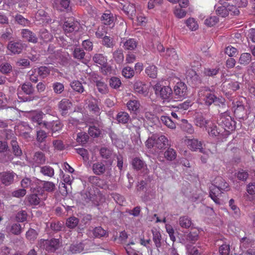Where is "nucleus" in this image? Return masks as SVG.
Returning <instances> with one entry per match:
<instances>
[{
  "mask_svg": "<svg viewBox=\"0 0 255 255\" xmlns=\"http://www.w3.org/2000/svg\"><path fill=\"white\" fill-rule=\"evenodd\" d=\"M198 97L200 101L204 102L205 105L211 106L212 104L222 108H226L225 100L223 98H218L210 89L204 87L198 92Z\"/></svg>",
  "mask_w": 255,
  "mask_h": 255,
  "instance_id": "nucleus-1",
  "label": "nucleus"
},
{
  "mask_svg": "<svg viewBox=\"0 0 255 255\" xmlns=\"http://www.w3.org/2000/svg\"><path fill=\"white\" fill-rule=\"evenodd\" d=\"M31 192L32 193L25 198V200L30 205H38L47 198V193L44 192L39 185L31 186Z\"/></svg>",
  "mask_w": 255,
  "mask_h": 255,
  "instance_id": "nucleus-2",
  "label": "nucleus"
},
{
  "mask_svg": "<svg viewBox=\"0 0 255 255\" xmlns=\"http://www.w3.org/2000/svg\"><path fill=\"white\" fill-rule=\"evenodd\" d=\"M59 239L53 238L51 240L41 239L38 241L37 246L41 249L45 250L49 253H53L59 247Z\"/></svg>",
  "mask_w": 255,
  "mask_h": 255,
  "instance_id": "nucleus-3",
  "label": "nucleus"
},
{
  "mask_svg": "<svg viewBox=\"0 0 255 255\" xmlns=\"http://www.w3.org/2000/svg\"><path fill=\"white\" fill-rule=\"evenodd\" d=\"M218 124L225 130H233L235 128V122L232 120L226 111L221 114L217 120Z\"/></svg>",
  "mask_w": 255,
  "mask_h": 255,
  "instance_id": "nucleus-4",
  "label": "nucleus"
},
{
  "mask_svg": "<svg viewBox=\"0 0 255 255\" xmlns=\"http://www.w3.org/2000/svg\"><path fill=\"white\" fill-rule=\"evenodd\" d=\"M153 89L155 94H159L162 100L169 102L172 99L173 91L170 87L162 86L157 83L154 85Z\"/></svg>",
  "mask_w": 255,
  "mask_h": 255,
  "instance_id": "nucleus-5",
  "label": "nucleus"
},
{
  "mask_svg": "<svg viewBox=\"0 0 255 255\" xmlns=\"http://www.w3.org/2000/svg\"><path fill=\"white\" fill-rule=\"evenodd\" d=\"M111 166L107 164L105 160L97 161L92 165V170L94 173L97 175H101L106 174H111Z\"/></svg>",
  "mask_w": 255,
  "mask_h": 255,
  "instance_id": "nucleus-6",
  "label": "nucleus"
},
{
  "mask_svg": "<svg viewBox=\"0 0 255 255\" xmlns=\"http://www.w3.org/2000/svg\"><path fill=\"white\" fill-rule=\"evenodd\" d=\"M176 99L180 100L185 99L188 95V90L186 85L183 82H178L174 87V92Z\"/></svg>",
  "mask_w": 255,
  "mask_h": 255,
  "instance_id": "nucleus-7",
  "label": "nucleus"
},
{
  "mask_svg": "<svg viewBox=\"0 0 255 255\" xmlns=\"http://www.w3.org/2000/svg\"><path fill=\"white\" fill-rule=\"evenodd\" d=\"M45 115V114L40 111H34L30 113L29 119L33 124H36V126L44 127V123L47 122L42 120Z\"/></svg>",
  "mask_w": 255,
  "mask_h": 255,
  "instance_id": "nucleus-8",
  "label": "nucleus"
},
{
  "mask_svg": "<svg viewBox=\"0 0 255 255\" xmlns=\"http://www.w3.org/2000/svg\"><path fill=\"white\" fill-rule=\"evenodd\" d=\"M79 23L70 19L65 21L63 24V29L66 33H71L79 30Z\"/></svg>",
  "mask_w": 255,
  "mask_h": 255,
  "instance_id": "nucleus-9",
  "label": "nucleus"
},
{
  "mask_svg": "<svg viewBox=\"0 0 255 255\" xmlns=\"http://www.w3.org/2000/svg\"><path fill=\"white\" fill-rule=\"evenodd\" d=\"M44 127L48 129H51L52 132V136L56 131L60 130L62 128V125L59 121L46 122L44 123Z\"/></svg>",
  "mask_w": 255,
  "mask_h": 255,
  "instance_id": "nucleus-10",
  "label": "nucleus"
},
{
  "mask_svg": "<svg viewBox=\"0 0 255 255\" xmlns=\"http://www.w3.org/2000/svg\"><path fill=\"white\" fill-rule=\"evenodd\" d=\"M72 103L67 99H62L58 103V109L63 116L67 115L68 111L71 108Z\"/></svg>",
  "mask_w": 255,
  "mask_h": 255,
  "instance_id": "nucleus-11",
  "label": "nucleus"
},
{
  "mask_svg": "<svg viewBox=\"0 0 255 255\" xmlns=\"http://www.w3.org/2000/svg\"><path fill=\"white\" fill-rule=\"evenodd\" d=\"M186 143L190 149L193 151L199 150L201 153L204 152V149L202 147V142L197 139H188L186 140Z\"/></svg>",
  "mask_w": 255,
  "mask_h": 255,
  "instance_id": "nucleus-12",
  "label": "nucleus"
},
{
  "mask_svg": "<svg viewBox=\"0 0 255 255\" xmlns=\"http://www.w3.org/2000/svg\"><path fill=\"white\" fill-rule=\"evenodd\" d=\"M122 45L125 50H133L135 49L137 46V42L133 38L127 39L123 38H122L121 41V45Z\"/></svg>",
  "mask_w": 255,
  "mask_h": 255,
  "instance_id": "nucleus-13",
  "label": "nucleus"
},
{
  "mask_svg": "<svg viewBox=\"0 0 255 255\" xmlns=\"http://www.w3.org/2000/svg\"><path fill=\"white\" fill-rule=\"evenodd\" d=\"M155 147L159 149L165 148L170 146L169 140L164 135H161L157 137L155 135Z\"/></svg>",
  "mask_w": 255,
  "mask_h": 255,
  "instance_id": "nucleus-14",
  "label": "nucleus"
},
{
  "mask_svg": "<svg viewBox=\"0 0 255 255\" xmlns=\"http://www.w3.org/2000/svg\"><path fill=\"white\" fill-rule=\"evenodd\" d=\"M100 154L102 158L107 159L105 162L107 163L110 166H111L113 163V160L112 159V156L113 154V151L110 149L103 147L100 150Z\"/></svg>",
  "mask_w": 255,
  "mask_h": 255,
  "instance_id": "nucleus-15",
  "label": "nucleus"
},
{
  "mask_svg": "<svg viewBox=\"0 0 255 255\" xmlns=\"http://www.w3.org/2000/svg\"><path fill=\"white\" fill-rule=\"evenodd\" d=\"M46 158L44 154L41 151L36 152L31 160V162L33 165L35 166H38L40 164H43L45 163Z\"/></svg>",
  "mask_w": 255,
  "mask_h": 255,
  "instance_id": "nucleus-16",
  "label": "nucleus"
},
{
  "mask_svg": "<svg viewBox=\"0 0 255 255\" xmlns=\"http://www.w3.org/2000/svg\"><path fill=\"white\" fill-rule=\"evenodd\" d=\"M94 120L93 122L94 124L93 126H90L89 128V134L94 137H97L100 136L101 133V131L100 128L97 127L99 126L100 122L98 120V118Z\"/></svg>",
  "mask_w": 255,
  "mask_h": 255,
  "instance_id": "nucleus-17",
  "label": "nucleus"
},
{
  "mask_svg": "<svg viewBox=\"0 0 255 255\" xmlns=\"http://www.w3.org/2000/svg\"><path fill=\"white\" fill-rule=\"evenodd\" d=\"M235 117L239 119H247V111L244 105L240 102H237V107L234 110Z\"/></svg>",
  "mask_w": 255,
  "mask_h": 255,
  "instance_id": "nucleus-18",
  "label": "nucleus"
},
{
  "mask_svg": "<svg viewBox=\"0 0 255 255\" xmlns=\"http://www.w3.org/2000/svg\"><path fill=\"white\" fill-rule=\"evenodd\" d=\"M210 196L213 200L217 204H220V200L218 198L223 191L220 189L214 184H212L210 187Z\"/></svg>",
  "mask_w": 255,
  "mask_h": 255,
  "instance_id": "nucleus-19",
  "label": "nucleus"
},
{
  "mask_svg": "<svg viewBox=\"0 0 255 255\" xmlns=\"http://www.w3.org/2000/svg\"><path fill=\"white\" fill-rule=\"evenodd\" d=\"M152 233V241H153L156 248L158 249L160 248L163 242L160 232L157 229H154L151 230Z\"/></svg>",
  "mask_w": 255,
  "mask_h": 255,
  "instance_id": "nucleus-20",
  "label": "nucleus"
},
{
  "mask_svg": "<svg viewBox=\"0 0 255 255\" xmlns=\"http://www.w3.org/2000/svg\"><path fill=\"white\" fill-rule=\"evenodd\" d=\"M199 231L198 230L193 231L190 232L188 234L184 235V238L183 240L185 242H189L191 244H195L199 238Z\"/></svg>",
  "mask_w": 255,
  "mask_h": 255,
  "instance_id": "nucleus-21",
  "label": "nucleus"
},
{
  "mask_svg": "<svg viewBox=\"0 0 255 255\" xmlns=\"http://www.w3.org/2000/svg\"><path fill=\"white\" fill-rule=\"evenodd\" d=\"M23 38L26 39L29 42L36 43L37 42V38L36 35L27 29H23L21 32Z\"/></svg>",
  "mask_w": 255,
  "mask_h": 255,
  "instance_id": "nucleus-22",
  "label": "nucleus"
},
{
  "mask_svg": "<svg viewBox=\"0 0 255 255\" xmlns=\"http://www.w3.org/2000/svg\"><path fill=\"white\" fill-rule=\"evenodd\" d=\"M1 182L5 185L10 184L13 181L14 174L10 172H3L0 173Z\"/></svg>",
  "mask_w": 255,
  "mask_h": 255,
  "instance_id": "nucleus-23",
  "label": "nucleus"
},
{
  "mask_svg": "<svg viewBox=\"0 0 255 255\" xmlns=\"http://www.w3.org/2000/svg\"><path fill=\"white\" fill-rule=\"evenodd\" d=\"M134 89L139 94H144L147 93L148 86L141 81H136L134 84Z\"/></svg>",
  "mask_w": 255,
  "mask_h": 255,
  "instance_id": "nucleus-24",
  "label": "nucleus"
},
{
  "mask_svg": "<svg viewBox=\"0 0 255 255\" xmlns=\"http://www.w3.org/2000/svg\"><path fill=\"white\" fill-rule=\"evenodd\" d=\"M162 56L165 57L166 59L173 61H176L178 58L176 51L173 48H167L164 53L162 54Z\"/></svg>",
  "mask_w": 255,
  "mask_h": 255,
  "instance_id": "nucleus-25",
  "label": "nucleus"
},
{
  "mask_svg": "<svg viewBox=\"0 0 255 255\" xmlns=\"http://www.w3.org/2000/svg\"><path fill=\"white\" fill-rule=\"evenodd\" d=\"M223 88L229 91V92L235 91L240 88L239 83L237 81H227L223 83Z\"/></svg>",
  "mask_w": 255,
  "mask_h": 255,
  "instance_id": "nucleus-26",
  "label": "nucleus"
},
{
  "mask_svg": "<svg viewBox=\"0 0 255 255\" xmlns=\"http://www.w3.org/2000/svg\"><path fill=\"white\" fill-rule=\"evenodd\" d=\"M214 184L223 192L228 190L229 188V184L221 177L215 179Z\"/></svg>",
  "mask_w": 255,
  "mask_h": 255,
  "instance_id": "nucleus-27",
  "label": "nucleus"
},
{
  "mask_svg": "<svg viewBox=\"0 0 255 255\" xmlns=\"http://www.w3.org/2000/svg\"><path fill=\"white\" fill-rule=\"evenodd\" d=\"M178 223L180 226L183 229H188L192 225L191 219L186 216L180 217L178 219Z\"/></svg>",
  "mask_w": 255,
  "mask_h": 255,
  "instance_id": "nucleus-28",
  "label": "nucleus"
},
{
  "mask_svg": "<svg viewBox=\"0 0 255 255\" xmlns=\"http://www.w3.org/2000/svg\"><path fill=\"white\" fill-rule=\"evenodd\" d=\"M39 181L40 182V183H38L37 185H39L41 186L42 189L44 190V192H45V191L50 192L54 190L55 186L53 182L45 181Z\"/></svg>",
  "mask_w": 255,
  "mask_h": 255,
  "instance_id": "nucleus-29",
  "label": "nucleus"
},
{
  "mask_svg": "<svg viewBox=\"0 0 255 255\" xmlns=\"http://www.w3.org/2000/svg\"><path fill=\"white\" fill-rule=\"evenodd\" d=\"M194 123L197 126L202 128L208 124V121L205 119L201 113H198L195 115Z\"/></svg>",
  "mask_w": 255,
  "mask_h": 255,
  "instance_id": "nucleus-30",
  "label": "nucleus"
},
{
  "mask_svg": "<svg viewBox=\"0 0 255 255\" xmlns=\"http://www.w3.org/2000/svg\"><path fill=\"white\" fill-rule=\"evenodd\" d=\"M101 20L105 25H111L114 24V17L113 14L109 11L103 14Z\"/></svg>",
  "mask_w": 255,
  "mask_h": 255,
  "instance_id": "nucleus-31",
  "label": "nucleus"
},
{
  "mask_svg": "<svg viewBox=\"0 0 255 255\" xmlns=\"http://www.w3.org/2000/svg\"><path fill=\"white\" fill-rule=\"evenodd\" d=\"M129 115L125 112H120L117 115L116 119L119 123L126 124L129 120Z\"/></svg>",
  "mask_w": 255,
  "mask_h": 255,
  "instance_id": "nucleus-32",
  "label": "nucleus"
},
{
  "mask_svg": "<svg viewBox=\"0 0 255 255\" xmlns=\"http://www.w3.org/2000/svg\"><path fill=\"white\" fill-rule=\"evenodd\" d=\"M70 87L75 92L82 93L84 92V88L82 84L78 80H74L71 82Z\"/></svg>",
  "mask_w": 255,
  "mask_h": 255,
  "instance_id": "nucleus-33",
  "label": "nucleus"
},
{
  "mask_svg": "<svg viewBox=\"0 0 255 255\" xmlns=\"http://www.w3.org/2000/svg\"><path fill=\"white\" fill-rule=\"evenodd\" d=\"M93 236L95 238H101L103 237L108 236V233L106 230H104L101 227H97L95 228L93 230Z\"/></svg>",
  "mask_w": 255,
  "mask_h": 255,
  "instance_id": "nucleus-34",
  "label": "nucleus"
},
{
  "mask_svg": "<svg viewBox=\"0 0 255 255\" xmlns=\"http://www.w3.org/2000/svg\"><path fill=\"white\" fill-rule=\"evenodd\" d=\"M40 172L44 175L52 177L54 175V169L49 165H45L40 167Z\"/></svg>",
  "mask_w": 255,
  "mask_h": 255,
  "instance_id": "nucleus-35",
  "label": "nucleus"
},
{
  "mask_svg": "<svg viewBox=\"0 0 255 255\" xmlns=\"http://www.w3.org/2000/svg\"><path fill=\"white\" fill-rule=\"evenodd\" d=\"M219 70L220 68L216 66L214 68H205L203 72L205 76L214 77L219 73Z\"/></svg>",
  "mask_w": 255,
  "mask_h": 255,
  "instance_id": "nucleus-36",
  "label": "nucleus"
},
{
  "mask_svg": "<svg viewBox=\"0 0 255 255\" xmlns=\"http://www.w3.org/2000/svg\"><path fill=\"white\" fill-rule=\"evenodd\" d=\"M51 68L47 66H41L37 69L38 75L43 79L47 77L50 73Z\"/></svg>",
  "mask_w": 255,
  "mask_h": 255,
  "instance_id": "nucleus-37",
  "label": "nucleus"
},
{
  "mask_svg": "<svg viewBox=\"0 0 255 255\" xmlns=\"http://www.w3.org/2000/svg\"><path fill=\"white\" fill-rule=\"evenodd\" d=\"M84 248V245L82 243H76L70 246L69 250L73 254H77L82 252Z\"/></svg>",
  "mask_w": 255,
  "mask_h": 255,
  "instance_id": "nucleus-38",
  "label": "nucleus"
},
{
  "mask_svg": "<svg viewBox=\"0 0 255 255\" xmlns=\"http://www.w3.org/2000/svg\"><path fill=\"white\" fill-rule=\"evenodd\" d=\"M79 222V220L74 216L68 218L66 221V226L70 229H74L77 227Z\"/></svg>",
  "mask_w": 255,
  "mask_h": 255,
  "instance_id": "nucleus-39",
  "label": "nucleus"
},
{
  "mask_svg": "<svg viewBox=\"0 0 255 255\" xmlns=\"http://www.w3.org/2000/svg\"><path fill=\"white\" fill-rule=\"evenodd\" d=\"M96 85L99 92L103 94H106L108 92V87L107 85L101 81H95Z\"/></svg>",
  "mask_w": 255,
  "mask_h": 255,
  "instance_id": "nucleus-40",
  "label": "nucleus"
},
{
  "mask_svg": "<svg viewBox=\"0 0 255 255\" xmlns=\"http://www.w3.org/2000/svg\"><path fill=\"white\" fill-rule=\"evenodd\" d=\"M160 121L164 125L170 128H175V124L174 122L168 116H162L160 117Z\"/></svg>",
  "mask_w": 255,
  "mask_h": 255,
  "instance_id": "nucleus-41",
  "label": "nucleus"
},
{
  "mask_svg": "<svg viewBox=\"0 0 255 255\" xmlns=\"http://www.w3.org/2000/svg\"><path fill=\"white\" fill-rule=\"evenodd\" d=\"M73 56L74 58L81 60L84 58L85 52L82 48L76 47L73 51Z\"/></svg>",
  "mask_w": 255,
  "mask_h": 255,
  "instance_id": "nucleus-42",
  "label": "nucleus"
},
{
  "mask_svg": "<svg viewBox=\"0 0 255 255\" xmlns=\"http://www.w3.org/2000/svg\"><path fill=\"white\" fill-rule=\"evenodd\" d=\"M252 60V56L249 53H244L241 54L239 59V63L244 65L249 64Z\"/></svg>",
  "mask_w": 255,
  "mask_h": 255,
  "instance_id": "nucleus-43",
  "label": "nucleus"
},
{
  "mask_svg": "<svg viewBox=\"0 0 255 255\" xmlns=\"http://www.w3.org/2000/svg\"><path fill=\"white\" fill-rule=\"evenodd\" d=\"M145 73L150 78H155L157 77V68L154 65H150L145 69Z\"/></svg>",
  "mask_w": 255,
  "mask_h": 255,
  "instance_id": "nucleus-44",
  "label": "nucleus"
},
{
  "mask_svg": "<svg viewBox=\"0 0 255 255\" xmlns=\"http://www.w3.org/2000/svg\"><path fill=\"white\" fill-rule=\"evenodd\" d=\"M132 165L134 169L136 170H140L146 166L144 162L137 157H135L132 160Z\"/></svg>",
  "mask_w": 255,
  "mask_h": 255,
  "instance_id": "nucleus-45",
  "label": "nucleus"
},
{
  "mask_svg": "<svg viewBox=\"0 0 255 255\" xmlns=\"http://www.w3.org/2000/svg\"><path fill=\"white\" fill-rule=\"evenodd\" d=\"M93 61L102 66H104L107 63L106 58L102 54H96L93 57Z\"/></svg>",
  "mask_w": 255,
  "mask_h": 255,
  "instance_id": "nucleus-46",
  "label": "nucleus"
},
{
  "mask_svg": "<svg viewBox=\"0 0 255 255\" xmlns=\"http://www.w3.org/2000/svg\"><path fill=\"white\" fill-rule=\"evenodd\" d=\"M164 157L167 160L172 161L176 157V152L174 149L169 147L164 152Z\"/></svg>",
  "mask_w": 255,
  "mask_h": 255,
  "instance_id": "nucleus-47",
  "label": "nucleus"
},
{
  "mask_svg": "<svg viewBox=\"0 0 255 255\" xmlns=\"http://www.w3.org/2000/svg\"><path fill=\"white\" fill-rule=\"evenodd\" d=\"M139 103L136 100H130L127 104V106L129 111L136 112L139 108Z\"/></svg>",
  "mask_w": 255,
  "mask_h": 255,
  "instance_id": "nucleus-48",
  "label": "nucleus"
},
{
  "mask_svg": "<svg viewBox=\"0 0 255 255\" xmlns=\"http://www.w3.org/2000/svg\"><path fill=\"white\" fill-rule=\"evenodd\" d=\"M113 58L118 63H121L124 61V56L122 49H117L113 53Z\"/></svg>",
  "mask_w": 255,
  "mask_h": 255,
  "instance_id": "nucleus-49",
  "label": "nucleus"
},
{
  "mask_svg": "<svg viewBox=\"0 0 255 255\" xmlns=\"http://www.w3.org/2000/svg\"><path fill=\"white\" fill-rule=\"evenodd\" d=\"M121 84L120 79L117 77H112L109 80V85L112 88L117 89L120 88Z\"/></svg>",
  "mask_w": 255,
  "mask_h": 255,
  "instance_id": "nucleus-50",
  "label": "nucleus"
},
{
  "mask_svg": "<svg viewBox=\"0 0 255 255\" xmlns=\"http://www.w3.org/2000/svg\"><path fill=\"white\" fill-rule=\"evenodd\" d=\"M39 34L41 39L43 40L44 41H49L52 38V35L48 31L47 29L45 28L40 29Z\"/></svg>",
  "mask_w": 255,
  "mask_h": 255,
  "instance_id": "nucleus-51",
  "label": "nucleus"
},
{
  "mask_svg": "<svg viewBox=\"0 0 255 255\" xmlns=\"http://www.w3.org/2000/svg\"><path fill=\"white\" fill-rule=\"evenodd\" d=\"M26 238L30 242L34 241L38 236V233L33 229H29L26 233Z\"/></svg>",
  "mask_w": 255,
  "mask_h": 255,
  "instance_id": "nucleus-52",
  "label": "nucleus"
},
{
  "mask_svg": "<svg viewBox=\"0 0 255 255\" xmlns=\"http://www.w3.org/2000/svg\"><path fill=\"white\" fill-rule=\"evenodd\" d=\"M186 248L189 255H201L202 253V251L199 250L196 247H192L190 245L187 244Z\"/></svg>",
  "mask_w": 255,
  "mask_h": 255,
  "instance_id": "nucleus-53",
  "label": "nucleus"
},
{
  "mask_svg": "<svg viewBox=\"0 0 255 255\" xmlns=\"http://www.w3.org/2000/svg\"><path fill=\"white\" fill-rule=\"evenodd\" d=\"M18 146H17V165H20L23 166L25 165V162L23 161L24 159H26V156L22 155V150L18 149Z\"/></svg>",
  "mask_w": 255,
  "mask_h": 255,
  "instance_id": "nucleus-54",
  "label": "nucleus"
},
{
  "mask_svg": "<svg viewBox=\"0 0 255 255\" xmlns=\"http://www.w3.org/2000/svg\"><path fill=\"white\" fill-rule=\"evenodd\" d=\"M102 44L103 45L108 48H112L115 44L113 39L108 36L103 37Z\"/></svg>",
  "mask_w": 255,
  "mask_h": 255,
  "instance_id": "nucleus-55",
  "label": "nucleus"
},
{
  "mask_svg": "<svg viewBox=\"0 0 255 255\" xmlns=\"http://www.w3.org/2000/svg\"><path fill=\"white\" fill-rule=\"evenodd\" d=\"M63 227V224L59 221H53L50 223V229L55 232L61 231Z\"/></svg>",
  "mask_w": 255,
  "mask_h": 255,
  "instance_id": "nucleus-56",
  "label": "nucleus"
},
{
  "mask_svg": "<svg viewBox=\"0 0 255 255\" xmlns=\"http://www.w3.org/2000/svg\"><path fill=\"white\" fill-rule=\"evenodd\" d=\"M134 74L133 69L130 67H126L122 70V75L127 78H132Z\"/></svg>",
  "mask_w": 255,
  "mask_h": 255,
  "instance_id": "nucleus-57",
  "label": "nucleus"
},
{
  "mask_svg": "<svg viewBox=\"0 0 255 255\" xmlns=\"http://www.w3.org/2000/svg\"><path fill=\"white\" fill-rule=\"evenodd\" d=\"M52 88L55 93L61 94L64 90V86L60 82H55L52 84Z\"/></svg>",
  "mask_w": 255,
  "mask_h": 255,
  "instance_id": "nucleus-58",
  "label": "nucleus"
},
{
  "mask_svg": "<svg viewBox=\"0 0 255 255\" xmlns=\"http://www.w3.org/2000/svg\"><path fill=\"white\" fill-rule=\"evenodd\" d=\"M89 139V136L86 133L80 132L77 134V141L81 144L86 143Z\"/></svg>",
  "mask_w": 255,
  "mask_h": 255,
  "instance_id": "nucleus-59",
  "label": "nucleus"
},
{
  "mask_svg": "<svg viewBox=\"0 0 255 255\" xmlns=\"http://www.w3.org/2000/svg\"><path fill=\"white\" fill-rule=\"evenodd\" d=\"M187 26L192 30H196L198 28V24L193 18H189L185 21Z\"/></svg>",
  "mask_w": 255,
  "mask_h": 255,
  "instance_id": "nucleus-60",
  "label": "nucleus"
},
{
  "mask_svg": "<svg viewBox=\"0 0 255 255\" xmlns=\"http://www.w3.org/2000/svg\"><path fill=\"white\" fill-rule=\"evenodd\" d=\"M237 177L239 180L245 181L248 179L249 173L248 171L241 169L237 173Z\"/></svg>",
  "mask_w": 255,
  "mask_h": 255,
  "instance_id": "nucleus-61",
  "label": "nucleus"
},
{
  "mask_svg": "<svg viewBox=\"0 0 255 255\" xmlns=\"http://www.w3.org/2000/svg\"><path fill=\"white\" fill-rule=\"evenodd\" d=\"M187 12L180 7H175L174 10V14L178 18H182L185 16Z\"/></svg>",
  "mask_w": 255,
  "mask_h": 255,
  "instance_id": "nucleus-62",
  "label": "nucleus"
},
{
  "mask_svg": "<svg viewBox=\"0 0 255 255\" xmlns=\"http://www.w3.org/2000/svg\"><path fill=\"white\" fill-rule=\"evenodd\" d=\"M218 21V18L216 16H213L206 18L204 23L206 25L211 27L217 23Z\"/></svg>",
  "mask_w": 255,
  "mask_h": 255,
  "instance_id": "nucleus-63",
  "label": "nucleus"
},
{
  "mask_svg": "<svg viewBox=\"0 0 255 255\" xmlns=\"http://www.w3.org/2000/svg\"><path fill=\"white\" fill-rule=\"evenodd\" d=\"M230 251V246L228 244H223L219 248V253L221 255H229Z\"/></svg>",
  "mask_w": 255,
  "mask_h": 255,
  "instance_id": "nucleus-64",
  "label": "nucleus"
}]
</instances>
